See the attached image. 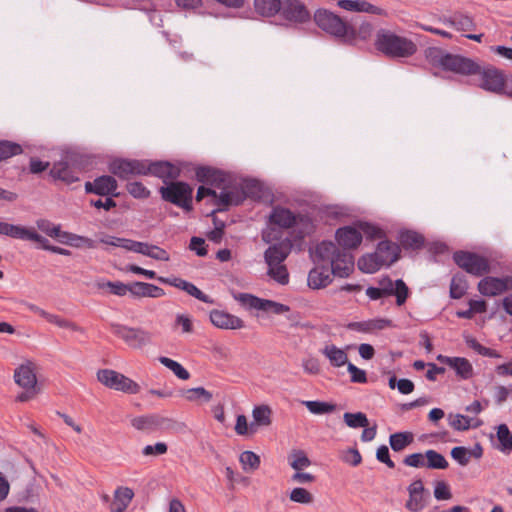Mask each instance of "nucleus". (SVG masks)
Listing matches in <instances>:
<instances>
[{"instance_id":"nucleus-1","label":"nucleus","mask_w":512,"mask_h":512,"mask_svg":"<svg viewBox=\"0 0 512 512\" xmlns=\"http://www.w3.org/2000/svg\"><path fill=\"white\" fill-rule=\"evenodd\" d=\"M196 178L199 182L210 184L212 186L222 188L225 182V174L211 167H199L196 169ZM243 200L242 194L236 190H223L216 196H212L211 203L218 207V211H222L230 205H239Z\"/></svg>"},{"instance_id":"nucleus-50","label":"nucleus","mask_w":512,"mask_h":512,"mask_svg":"<svg viewBox=\"0 0 512 512\" xmlns=\"http://www.w3.org/2000/svg\"><path fill=\"white\" fill-rule=\"evenodd\" d=\"M400 242L406 248L417 249L423 245V237L413 231H405L400 234Z\"/></svg>"},{"instance_id":"nucleus-56","label":"nucleus","mask_w":512,"mask_h":512,"mask_svg":"<svg viewBox=\"0 0 512 512\" xmlns=\"http://www.w3.org/2000/svg\"><path fill=\"white\" fill-rule=\"evenodd\" d=\"M99 288H109L110 292L114 295L124 296L127 292H129L130 285H126L122 282H104L98 283Z\"/></svg>"},{"instance_id":"nucleus-26","label":"nucleus","mask_w":512,"mask_h":512,"mask_svg":"<svg viewBox=\"0 0 512 512\" xmlns=\"http://www.w3.org/2000/svg\"><path fill=\"white\" fill-rule=\"evenodd\" d=\"M437 359L454 369L462 379H469L473 376V367L466 358L439 355Z\"/></svg>"},{"instance_id":"nucleus-30","label":"nucleus","mask_w":512,"mask_h":512,"mask_svg":"<svg viewBox=\"0 0 512 512\" xmlns=\"http://www.w3.org/2000/svg\"><path fill=\"white\" fill-rule=\"evenodd\" d=\"M272 409L268 405L255 406L252 410L253 421L250 424L251 433H255L258 427H267L272 423Z\"/></svg>"},{"instance_id":"nucleus-41","label":"nucleus","mask_w":512,"mask_h":512,"mask_svg":"<svg viewBox=\"0 0 512 512\" xmlns=\"http://www.w3.org/2000/svg\"><path fill=\"white\" fill-rule=\"evenodd\" d=\"M288 462L295 471H301L311 465L306 452L301 449H293L288 455Z\"/></svg>"},{"instance_id":"nucleus-33","label":"nucleus","mask_w":512,"mask_h":512,"mask_svg":"<svg viewBox=\"0 0 512 512\" xmlns=\"http://www.w3.org/2000/svg\"><path fill=\"white\" fill-rule=\"evenodd\" d=\"M134 497V492L128 487H118L114 493L111 512H124Z\"/></svg>"},{"instance_id":"nucleus-39","label":"nucleus","mask_w":512,"mask_h":512,"mask_svg":"<svg viewBox=\"0 0 512 512\" xmlns=\"http://www.w3.org/2000/svg\"><path fill=\"white\" fill-rule=\"evenodd\" d=\"M449 425L456 431H466L470 427H478L481 422L474 421V419L464 416L462 414H449Z\"/></svg>"},{"instance_id":"nucleus-51","label":"nucleus","mask_w":512,"mask_h":512,"mask_svg":"<svg viewBox=\"0 0 512 512\" xmlns=\"http://www.w3.org/2000/svg\"><path fill=\"white\" fill-rule=\"evenodd\" d=\"M289 499L292 502L299 504H311L314 501V496L307 489L302 487H296L291 490Z\"/></svg>"},{"instance_id":"nucleus-2","label":"nucleus","mask_w":512,"mask_h":512,"mask_svg":"<svg viewBox=\"0 0 512 512\" xmlns=\"http://www.w3.org/2000/svg\"><path fill=\"white\" fill-rule=\"evenodd\" d=\"M375 47L392 58H407L417 51V45L412 40L386 29L377 32Z\"/></svg>"},{"instance_id":"nucleus-61","label":"nucleus","mask_w":512,"mask_h":512,"mask_svg":"<svg viewBox=\"0 0 512 512\" xmlns=\"http://www.w3.org/2000/svg\"><path fill=\"white\" fill-rule=\"evenodd\" d=\"M127 191L135 198H147L150 191L141 182H130L127 184Z\"/></svg>"},{"instance_id":"nucleus-29","label":"nucleus","mask_w":512,"mask_h":512,"mask_svg":"<svg viewBox=\"0 0 512 512\" xmlns=\"http://www.w3.org/2000/svg\"><path fill=\"white\" fill-rule=\"evenodd\" d=\"M338 6L347 11L381 15L383 10L365 0H338Z\"/></svg>"},{"instance_id":"nucleus-47","label":"nucleus","mask_w":512,"mask_h":512,"mask_svg":"<svg viewBox=\"0 0 512 512\" xmlns=\"http://www.w3.org/2000/svg\"><path fill=\"white\" fill-rule=\"evenodd\" d=\"M343 420L345 424L350 428H360V427H367L369 425V420L365 413L363 412H357V413H350L346 412L343 415Z\"/></svg>"},{"instance_id":"nucleus-44","label":"nucleus","mask_w":512,"mask_h":512,"mask_svg":"<svg viewBox=\"0 0 512 512\" xmlns=\"http://www.w3.org/2000/svg\"><path fill=\"white\" fill-rule=\"evenodd\" d=\"M302 404L308 411L315 415L329 414L336 410V405L323 401H303Z\"/></svg>"},{"instance_id":"nucleus-23","label":"nucleus","mask_w":512,"mask_h":512,"mask_svg":"<svg viewBox=\"0 0 512 512\" xmlns=\"http://www.w3.org/2000/svg\"><path fill=\"white\" fill-rule=\"evenodd\" d=\"M152 174L156 177L163 179H176L180 175V169L167 161H158L147 163L146 162V174Z\"/></svg>"},{"instance_id":"nucleus-55","label":"nucleus","mask_w":512,"mask_h":512,"mask_svg":"<svg viewBox=\"0 0 512 512\" xmlns=\"http://www.w3.org/2000/svg\"><path fill=\"white\" fill-rule=\"evenodd\" d=\"M36 224L39 230L52 238H57L60 240L63 232L61 231L59 225H54L52 222L46 219H39L37 220Z\"/></svg>"},{"instance_id":"nucleus-53","label":"nucleus","mask_w":512,"mask_h":512,"mask_svg":"<svg viewBox=\"0 0 512 512\" xmlns=\"http://www.w3.org/2000/svg\"><path fill=\"white\" fill-rule=\"evenodd\" d=\"M268 275L281 285H285L289 281L287 268L283 264L268 266Z\"/></svg>"},{"instance_id":"nucleus-21","label":"nucleus","mask_w":512,"mask_h":512,"mask_svg":"<svg viewBox=\"0 0 512 512\" xmlns=\"http://www.w3.org/2000/svg\"><path fill=\"white\" fill-rule=\"evenodd\" d=\"M510 278L485 277L478 283V290L484 296H496L508 289Z\"/></svg>"},{"instance_id":"nucleus-11","label":"nucleus","mask_w":512,"mask_h":512,"mask_svg":"<svg viewBox=\"0 0 512 512\" xmlns=\"http://www.w3.org/2000/svg\"><path fill=\"white\" fill-rule=\"evenodd\" d=\"M269 219L270 223L281 228H290L294 225L303 224L305 226L304 233H309L312 230V224L307 217L295 215L289 209L283 207H274Z\"/></svg>"},{"instance_id":"nucleus-31","label":"nucleus","mask_w":512,"mask_h":512,"mask_svg":"<svg viewBox=\"0 0 512 512\" xmlns=\"http://www.w3.org/2000/svg\"><path fill=\"white\" fill-rule=\"evenodd\" d=\"M290 253V246L285 243H278L270 246L264 253L265 262L268 266L282 264Z\"/></svg>"},{"instance_id":"nucleus-36","label":"nucleus","mask_w":512,"mask_h":512,"mask_svg":"<svg viewBox=\"0 0 512 512\" xmlns=\"http://www.w3.org/2000/svg\"><path fill=\"white\" fill-rule=\"evenodd\" d=\"M390 324L389 320L386 319H374L362 322H351L347 325V328L359 332H372L375 330H382Z\"/></svg>"},{"instance_id":"nucleus-58","label":"nucleus","mask_w":512,"mask_h":512,"mask_svg":"<svg viewBox=\"0 0 512 512\" xmlns=\"http://www.w3.org/2000/svg\"><path fill=\"white\" fill-rule=\"evenodd\" d=\"M403 463L406 466L414 467V468H423L426 467V452L423 453H413L410 455H407Z\"/></svg>"},{"instance_id":"nucleus-57","label":"nucleus","mask_w":512,"mask_h":512,"mask_svg":"<svg viewBox=\"0 0 512 512\" xmlns=\"http://www.w3.org/2000/svg\"><path fill=\"white\" fill-rule=\"evenodd\" d=\"M152 244H148L145 242H138L131 239H128V243L125 246V250L132 251L135 253H139L145 256H149L151 252Z\"/></svg>"},{"instance_id":"nucleus-35","label":"nucleus","mask_w":512,"mask_h":512,"mask_svg":"<svg viewBox=\"0 0 512 512\" xmlns=\"http://www.w3.org/2000/svg\"><path fill=\"white\" fill-rule=\"evenodd\" d=\"M281 0H254L256 13L264 17L275 16L282 8Z\"/></svg>"},{"instance_id":"nucleus-38","label":"nucleus","mask_w":512,"mask_h":512,"mask_svg":"<svg viewBox=\"0 0 512 512\" xmlns=\"http://www.w3.org/2000/svg\"><path fill=\"white\" fill-rule=\"evenodd\" d=\"M60 241L64 244L76 247V248H82L86 247L89 249H93L96 247L95 241L88 237L79 236L76 234H72L69 232H63L60 238Z\"/></svg>"},{"instance_id":"nucleus-25","label":"nucleus","mask_w":512,"mask_h":512,"mask_svg":"<svg viewBox=\"0 0 512 512\" xmlns=\"http://www.w3.org/2000/svg\"><path fill=\"white\" fill-rule=\"evenodd\" d=\"M336 239L343 248L353 249L360 245L362 233L355 227L346 226L337 230Z\"/></svg>"},{"instance_id":"nucleus-27","label":"nucleus","mask_w":512,"mask_h":512,"mask_svg":"<svg viewBox=\"0 0 512 512\" xmlns=\"http://www.w3.org/2000/svg\"><path fill=\"white\" fill-rule=\"evenodd\" d=\"M375 252L382 266H389L398 260L400 248L397 244L390 241H381Z\"/></svg>"},{"instance_id":"nucleus-45","label":"nucleus","mask_w":512,"mask_h":512,"mask_svg":"<svg viewBox=\"0 0 512 512\" xmlns=\"http://www.w3.org/2000/svg\"><path fill=\"white\" fill-rule=\"evenodd\" d=\"M448 465V461L439 452L432 449L426 451V468L446 469Z\"/></svg>"},{"instance_id":"nucleus-54","label":"nucleus","mask_w":512,"mask_h":512,"mask_svg":"<svg viewBox=\"0 0 512 512\" xmlns=\"http://www.w3.org/2000/svg\"><path fill=\"white\" fill-rule=\"evenodd\" d=\"M239 461L244 470H256L260 466V457L252 451H244L240 454Z\"/></svg>"},{"instance_id":"nucleus-59","label":"nucleus","mask_w":512,"mask_h":512,"mask_svg":"<svg viewBox=\"0 0 512 512\" xmlns=\"http://www.w3.org/2000/svg\"><path fill=\"white\" fill-rule=\"evenodd\" d=\"M451 456L460 465L466 466L470 461L471 453H470V450H468L467 448L462 447V446H457L451 450Z\"/></svg>"},{"instance_id":"nucleus-12","label":"nucleus","mask_w":512,"mask_h":512,"mask_svg":"<svg viewBox=\"0 0 512 512\" xmlns=\"http://www.w3.org/2000/svg\"><path fill=\"white\" fill-rule=\"evenodd\" d=\"M109 171L122 179H128L133 175H146V162L140 160L116 159L110 163Z\"/></svg>"},{"instance_id":"nucleus-37","label":"nucleus","mask_w":512,"mask_h":512,"mask_svg":"<svg viewBox=\"0 0 512 512\" xmlns=\"http://www.w3.org/2000/svg\"><path fill=\"white\" fill-rule=\"evenodd\" d=\"M446 23L455 27L458 31H474L476 24L472 17L462 13H455L446 20Z\"/></svg>"},{"instance_id":"nucleus-8","label":"nucleus","mask_w":512,"mask_h":512,"mask_svg":"<svg viewBox=\"0 0 512 512\" xmlns=\"http://www.w3.org/2000/svg\"><path fill=\"white\" fill-rule=\"evenodd\" d=\"M131 425L136 430L143 432H154L161 429H173L175 427L182 429L185 427L184 423H177L170 418L155 413L134 417L131 419Z\"/></svg>"},{"instance_id":"nucleus-13","label":"nucleus","mask_w":512,"mask_h":512,"mask_svg":"<svg viewBox=\"0 0 512 512\" xmlns=\"http://www.w3.org/2000/svg\"><path fill=\"white\" fill-rule=\"evenodd\" d=\"M476 75L480 76L481 88L487 91L501 94L505 88V76L503 72L493 66L483 69L480 67V72Z\"/></svg>"},{"instance_id":"nucleus-7","label":"nucleus","mask_w":512,"mask_h":512,"mask_svg":"<svg viewBox=\"0 0 512 512\" xmlns=\"http://www.w3.org/2000/svg\"><path fill=\"white\" fill-rule=\"evenodd\" d=\"M98 381L107 388L121 391L127 394H137L140 392L138 383L112 369H101L97 372Z\"/></svg>"},{"instance_id":"nucleus-20","label":"nucleus","mask_w":512,"mask_h":512,"mask_svg":"<svg viewBox=\"0 0 512 512\" xmlns=\"http://www.w3.org/2000/svg\"><path fill=\"white\" fill-rule=\"evenodd\" d=\"M283 14L287 20L295 23H304L310 19L308 9L299 0H286L283 6Z\"/></svg>"},{"instance_id":"nucleus-6","label":"nucleus","mask_w":512,"mask_h":512,"mask_svg":"<svg viewBox=\"0 0 512 512\" xmlns=\"http://www.w3.org/2000/svg\"><path fill=\"white\" fill-rule=\"evenodd\" d=\"M111 327L113 333L132 349H143L153 342L152 332L141 327H129L120 324H113Z\"/></svg>"},{"instance_id":"nucleus-62","label":"nucleus","mask_w":512,"mask_h":512,"mask_svg":"<svg viewBox=\"0 0 512 512\" xmlns=\"http://www.w3.org/2000/svg\"><path fill=\"white\" fill-rule=\"evenodd\" d=\"M434 497L437 500H450L452 498L451 490L444 481H437L434 488Z\"/></svg>"},{"instance_id":"nucleus-40","label":"nucleus","mask_w":512,"mask_h":512,"mask_svg":"<svg viewBox=\"0 0 512 512\" xmlns=\"http://www.w3.org/2000/svg\"><path fill=\"white\" fill-rule=\"evenodd\" d=\"M342 251L334 243L323 241L317 245L315 256L321 261L331 262Z\"/></svg>"},{"instance_id":"nucleus-15","label":"nucleus","mask_w":512,"mask_h":512,"mask_svg":"<svg viewBox=\"0 0 512 512\" xmlns=\"http://www.w3.org/2000/svg\"><path fill=\"white\" fill-rule=\"evenodd\" d=\"M379 286L385 297L392 295L396 296V303L398 306L403 305L409 296V288L401 279L393 281L389 277H384L379 280Z\"/></svg>"},{"instance_id":"nucleus-17","label":"nucleus","mask_w":512,"mask_h":512,"mask_svg":"<svg viewBox=\"0 0 512 512\" xmlns=\"http://www.w3.org/2000/svg\"><path fill=\"white\" fill-rule=\"evenodd\" d=\"M80 170L70 163V160L66 158L53 165L50 170V175L59 179L67 184L74 183L79 180Z\"/></svg>"},{"instance_id":"nucleus-10","label":"nucleus","mask_w":512,"mask_h":512,"mask_svg":"<svg viewBox=\"0 0 512 512\" xmlns=\"http://www.w3.org/2000/svg\"><path fill=\"white\" fill-rule=\"evenodd\" d=\"M455 263L474 276H482L490 271V265L485 257L475 253L458 251L453 255Z\"/></svg>"},{"instance_id":"nucleus-42","label":"nucleus","mask_w":512,"mask_h":512,"mask_svg":"<svg viewBox=\"0 0 512 512\" xmlns=\"http://www.w3.org/2000/svg\"><path fill=\"white\" fill-rule=\"evenodd\" d=\"M414 440L411 432H398L390 435L389 443L392 450L400 452L410 445Z\"/></svg>"},{"instance_id":"nucleus-63","label":"nucleus","mask_w":512,"mask_h":512,"mask_svg":"<svg viewBox=\"0 0 512 512\" xmlns=\"http://www.w3.org/2000/svg\"><path fill=\"white\" fill-rule=\"evenodd\" d=\"M358 230L362 233V236L365 235L372 240L381 238L383 235L380 228L369 223H360Z\"/></svg>"},{"instance_id":"nucleus-48","label":"nucleus","mask_w":512,"mask_h":512,"mask_svg":"<svg viewBox=\"0 0 512 512\" xmlns=\"http://www.w3.org/2000/svg\"><path fill=\"white\" fill-rule=\"evenodd\" d=\"M23 152L21 145L15 142L2 140L0 141V161L7 160L13 156Z\"/></svg>"},{"instance_id":"nucleus-52","label":"nucleus","mask_w":512,"mask_h":512,"mask_svg":"<svg viewBox=\"0 0 512 512\" xmlns=\"http://www.w3.org/2000/svg\"><path fill=\"white\" fill-rule=\"evenodd\" d=\"M497 438L502 451H510L512 449V433L506 424H501L497 429Z\"/></svg>"},{"instance_id":"nucleus-60","label":"nucleus","mask_w":512,"mask_h":512,"mask_svg":"<svg viewBox=\"0 0 512 512\" xmlns=\"http://www.w3.org/2000/svg\"><path fill=\"white\" fill-rule=\"evenodd\" d=\"M178 327L181 328L183 333H192L193 332V322L190 316L186 314H177L174 323V329Z\"/></svg>"},{"instance_id":"nucleus-46","label":"nucleus","mask_w":512,"mask_h":512,"mask_svg":"<svg viewBox=\"0 0 512 512\" xmlns=\"http://www.w3.org/2000/svg\"><path fill=\"white\" fill-rule=\"evenodd\" d=\"M159 362L170 369L179 379L187 380L190 377L189 372L177 361L165 356L159 357Z\"/></svg>"},{"instance_id":"nucleus-49","label":"nucleus","mask_w":512,"mask_h":512,"mask_svg":"<svg viewBox=\"0 0 512 512\" xmlns=\"http://www.w3.org/2000/svg\"><path fill=\"white\" fill-rule=\"evenodd\" d=\"M428 500L429 493L409 495L408 500L405 503V508L410 512H420L426 507Z\"/></svg>"},{"instance_id":"nucleus-24","label":"nucleus","mask_w":512,"mask_h":512,"mask_svg":"<svg viewBox=\"0 0 512 512\" xmlns=\"http://www.w3.org/2000/svg\"><path fill=\"white\" fill-rule=\"evenodd\" d=\"M330 264L332 275L341 278L348 277L354 269L353 256L344 250L334 257Z\"/></svg>"},{"instance_id":"nucleus-3","label":"nucleus","mask_w":512,"mask_h":512,"mask_svg":"<svg viewBox=\"0 0 512 512\" xmlns=\"http://www.w3.org/2000/svg\"><path fill=\"white\" fill-rule=\"evenodd\" d=\"M314 21L322 31L343 42L352 43L356 39L355 29L338 15L326 9H318L314 13Z\"/></svg>"},{"instance_id":"nucleus-28","label":"nucleus","mask_w":512,"mask_h":512,"mask_svg":"<svg viewBox=\"0 0 512 512\" xmlns=\"http://www.w3.org/2000/svg\"><path fill=\"white\" fill-rule=\"evenodd\" d=\"M331 271L324 266H317L308 274V286L312 289L325 288L332 282Z\"/></svg>"},{"instance_id":"nucleus-43","label":"nucleus","mask_w":512,"mask_h":512,"mask_svg":"<svg viewBox=\"0 0 512 512\" xmlns=\"http://www.w3.org/2000/svg\"><path fill=\"white\" fill-rule=\"evenodd\" d=\"M382 267L376 252L362 256L358 260V268L365 273H375Z\"/></svg>"},{"instance_id":"nucleus-22","label":"nucleus","mask_w":512,"mask_h":512,"mask_svg":"<svg viewBox=\"0 0 512 512\" xmlns=\"http://www.w3.org/2000/svg\"><path fill=\"white\" fill-rule=\"evenodd\" d=\"M3 235L22 240H30L38 243H46L47 239L38 234L32 228H26L20 225L5 223Z\"/></svg>"},{"instance_id":"nucleus-5","label":"nucleus","mask_w":512,"mask_h":512,"mask_svg":"<svg viewBox=\"0 0 512 512\" xmlns=\"http://www.w3.org/2000/svg\"><path fill=\"white\" fill-rule=\"evenodd\" d=\"M164 201L170 202L186 211L192 210L193 188L185 182H170L159 189Z\"/></svg>"},{"instance_id":"nucleus-32","label":"nucleus","mask_w":512,"mask_h":512,"mask_svg":"<svg viewBox=\"0 0 512 512\" xmlns=\"http://www.w3.org/2000/svg\"><path fill=\"white\" fill-rule=\"evenodd\" d=\"M321 353L328 359L333 367H342L348 364V355L344 349L337 347L334 344H326Z\"/></svg>"},{"instance_id":"nucleus-14","label":"nucleus","mask_w":512,"mask_h":512,"mask_svg":"<svg viewBox=\"0 0 512 512\" xmlns=\"http://www.w3.org/2000/svg\"><path fill=\"white\" fill-rule=\"evenodd\" d=\"M38 365L32 360H25L14 371V381L21 388L37 387Z\"/></svg>"},{"instance_id":"nucleus-34","label":"nucleus","mask_w":512,"mask_h":512,"mask_svg":"<svg viewBox=\"0 0 512 512\" xmlns=\"http://www.w3.org/2000/svg\"><path fill=\"white\" fill-rule=\"evenodd\" d=\"M180 395L186 401L196 404L208 403L213 398V394L204 387L183 389L180 391Z\"/></svg>"},{"instance_id":"nucleus-16","label":"nucleus","mask_w":512,"mask_h":512,"mask_svg":"<svg viewBox=\"0 0 512 512\" xmlns=\"http://www.w3.org/2000/svg\"><path fill=\"white\" fill-rule=\"evenodd\" d=\"M27 307L30 311L37 313L42 318L46 319L49 323L54 324L59 328L67 329L69 331L77 332L80 334H85V329L71 320H68L56 314L49 313L34 304H27Z\"/></svg>"},{"instance_id":"nucleus-4","label":"nucleus","mask_w":512,"mask_h":512,"mask_svg":"<svg viewBox=\"0 0 512 512\" xmlns=\"http://www.w3.org/2000/svg\"><path fill=\"white\" fill-rule=\"evenodd\" d=\"M428 57L434 65L457 74L475 75L480 72V65L471 58L445 53L437 48L430 49Z\"/></svg>"},{"instance_id":"nucleus-18","label":"nucleus","mask_w":512,"mask_h":512,"mask_svg":"<svg viewBox=\"0 0 512 512\" xmlns=\"http://www.w3.org/2000/svg\"><path fill=\"white\" fill-rule=\"evenodd\" d=\"M210 321L220 329L236 330L242 329L245 326L241 318L221 310H212L210 312Z\"/></svg>"},{"instance_id":"nucleus-9","label":"nucleus","mask_w":512,"mask_h":512,"mask_svg":"<svg viewBox=\"0 0 512 512\" xmlns=\"http://www.w3.org/2000/svg\"><path fill=\"white\" fill-rule=\"evenodd\" d=\"M233 297L241 305L249 309H256L264 312H271L276 315L284 314L290 311V307L268 299H262L249 293H236Z\"/></svg>"},{"instance_id":"nucleus-64","label":"nucleus","mask_w":512,"mask_h":512,"mask_svg":"<svg viewBox=\"0 0 512 512\" xmlns=\"http://www.w3.org/2000/svg\"><path fill=\"white\" fill-rule=\"evenodd\" d=\"M302 368L305 373L309 375H319L321 372V366L318 359L314 357H308L303 359Z\"/></svg>"},{"instance_id":"nucleus-19","label":"nucleus","mask_w":512,"mask_h":512,"mask_svg":"<svg viewBox=\"0 0 512 512\" xmlns=\"http://www.w3.org/2000/svg\"><path fill=\"white\" fill-rule=\"evenodd\" d=\"M117 189V182L112 176L104 175L96 178L93 182L85 183V191L101 196L114 194Z\"/></svg>"}]
</instances>
